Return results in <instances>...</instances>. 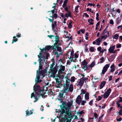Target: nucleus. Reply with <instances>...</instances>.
<instances>
[{
  "instance_id": "f257e3e1",
  "label": "nucleus",
  "mask_w": 122,
  "mask_h": 122,
  "mask_svg": "<svg viewBox=\"0 0 122 122\" xmlns=\"http://www.w3.org/2000/svg\"><path fill=\"white\" fill-rule=\"evenodd\" d=\"M46 70L37 71V75L35 79V84H37L41 82L42 80L41 79L40 75H41L43 76V77L45 76V74L46 73ZM34 91L36 92V93L38 95H40L43 97H45V94L46 92H44L43 93V92L44 90V89H41V88L39 85H35L33 86Z\"/></svg>"
},
{
  "instance_id": "f03ea898",
  "label": "nucleus",
  "mask_w": 122,
  "mask_h": 122,
  "mask_svg": "<svg viewBox=\"0 0 122 122\" xmlns=\"http://www.w3.org/2000/svg\"><path fill=\"white\" fill-rule=\"evenodd\" d=\"M73 102L72 100H71V102H69L67 104V105L66 103L65 102H64L62 103V104L60 105V107L61 108V110L60 111V112L61 113H62L63 110H64L65 112L66 111H71L70 110L71 107L72 105Z\"/></svg>"
},
{
  "instance_id": "7ed1b4c3",
  "label": "nucleus",
  "mask_w": 122,
  "mask_h": 122,
  "mask_svg": "<svg viewBox=\"0 0 122 122\" xmlns=\"http://www.w3.org/2000/svg\"><path fill=\"white\" fill-rule=\"evenodd\" d=\"M53 45L54 46V48H53V52L54 54L56 55V57H59L60 56L59 55L58 52L56 50V48H57V50L58 51L61 52L62 51L61 48L59 46V45H56V44H54Z\"/></svg>"
},
{
  "instance_id": "20e7f679",
  "label": "nucleus",
  "mask_w": 122,
  "mask_h": 122,
  "mask_svg": "<svg viewBox=\"0 0 122 122\" xmlns=\"http://www.w3.org/2000/svg\"><path fill=\"white\" fill-rule=\"evenodd\" d=\"M63 111L62 113H60V115H63V114L65 113L66 114V115H67V117L68 116V118L71 120V119L73 118L74 116L72 115L71 111H69V110L68 111H66V112H65L64 110Z\"/></svg>"
},
{
  "instance_id": "39448f33",
  "label": "nucleus",
  "mask_w": 122,
  "mask_h": 122,
  "mask_svg": "<svg viewBox=\"0 0 122 122\" xmlns=\"http://www.w3.org/2000/svg\"><path fill=\"white\" fill-rule=\"evenodd\" d=\"M110 65L109 64H106L104 67L101 74L103 75L104 74L105 72L107 71L108 68L109 67Z\"/></svg>"
},
{
  "instance_id": "423d86ee",
  "label": "nucleus",
  "mask_w": 122,
  "mask_h": 122,
  "mask_svg": "<svg viewBox=\"0 0 122 122\" xmlns=\"http://www.w3.org/2000/svg\"><path fill=\"white\" fill-rule=\"evenodd\" d=\"M63 95L64 94H63V93H61L60 92L59 93V95L58 97V100L60 101L62 103L64 102L63 101V99L64 97Z\"/></svg>"
},
{
  "instance_id": "0eeeda50",
  "label": "nucleus",
  "mask_w": 122,
  "mask_h": 122,
  "mask_svg": "<svg viewBox=\"0 0 122 122\" xmlns=\"http://www.w3.org/2000/svg\"><path fill=\"white\" fill-rule=\"evenodd\" d=\"M107 27H106L105 29L104 30L102 33V35L103 36L104 38H107L109 36V32L107 31L106 29Z\"/></svg>"
},
{
  "instance_id": "6e6552de",
  "label": "nucleus",
  "mask_w": 122,
  "mask_h": 122,
  "mask_svg": "<svg viewBox=\"0 0 122 122\" xmlns=\"http://www.w3.org/2000/svg\"><path fill=\"white\" fill-rule=\"evenodd\" d=\"M82 99L80 95L78 96L76 100V102L78 105H80Z\"/></svg>"
},
{
  "instance_id": "1a4fd4ad",
  "label": "nucleus",
  "mask_w": 122,
  "mask_h": 122,
  "mask_svg": "<svg viewBox=\"0 0 122 122\" xmlns=\"http://www.w3.org/2000/svg\"><path fill=\"white\" fill-rule=\"evenodd\" d=\"M34 97L35 100L34 101V102H35L37 101L39 99V98H38L35 95L34 92L32 93L31 94V98H32L33 97Z\"/></svg>"
},
{
  "instance_id": "9d476101",
  "label": "nucleus",
  "mask_w": 122,
  "mask_h": 122,
  "mask_svg": "<svg viewBox=\"0 0 122 122\" xmlns=\"http://www.w3.org/2000/svg\"><path fill=\"white\" fill-rule=\"evenodd\" d=\"M84 82L83 78H81L78 82V84L80 86H81V87H82L84 84Z\"/></svg>"
},
{
  "instance_id": "9b49d317",
  "label": "nucleus",
  "mask_w": 122,
  "mask_h": 122,
  "mask_svg": "<svg viewBox=\"0 0 122 122\" xmlns=\"http://www.w3.org/2000/svg\"><path fill=\"white\" fill-rule=\"evenodd\" d=\"M57 67L55 66L53 68L50 69L51 73H56L58 71V69H57Z\"/></svg>"
},
{
  "instance_id": "f8f14e48",
  "label": "nucleus",
  "mask_w": 122,
  "mask_h": 122,
  "mask_svg": "<svg viewBox=\"0 0 122 122\" xmlns=\"http://www.w3.org/2000/svg\"><path fill=\"white\" fill-rule=\"evenodd\" d=\"M115 46L113 45L111 46L108 49V51L110 53H111L115 48Z\"/></svg>"
},
{
  "instance_id": "ddd939ff",
  "label": "nucleus",
  "mask_w": 122,
  "mask_h": 122,
  "mask_svg": "<svg viewBox=\"0 0 122 122\" xmlns=\"http://www.w3.org/2000/svg\"><path fill=\"white\" fill-rule=\"evenodd\" d=\"M67 12V13H66L65 14V17L67 18L69 17H71L72 15L71 12L70 11Z\"/></svg>"
},
{
  "instance_id": "4468645a",
  "label": "nucleus",
  "mask_w": 122,
  "mask_h": 122,
  "mask_svg": "<svg viewBox=\"0 0 122 122\" xmlns=\"http://www.w3.org/2000/svg\"><path fill=\"white\" fill-rule=\"evenodd\" d=\"M110 58L108 59V60L109 62H111L113 61L115 57V55H113L110 56Z\"/></svg>"
},
{
  "instance_id": "2eb2a0df",
  "label": "nucleus",
  "mask_w": 122,
  "mask_h": 122,
  "mask_svg": "<svg viewBox=\"0 0 122 122\" xmlns=\"http://www.w3.org/2000/svg\"><path fill=\"white\" fill-rule=\"evenodd\" d=\"M106 82L105 81H102L100 86L99 88L100 89H102L104 86L106 84Z\"/></svg>"
},
{
  "instance_id": "dca6fc26",
  "label": "nucleus",
  "mask_w": 122,
  "mask_h": 122,
  "mask_svg": "<svg viewBox=\"0 0 122 122\" xmlns=\"http://www.w3.org/2000/svg\"><path fill=\"white\" fill-rule=\"evenodd\" d=\"M102 39H97L96 40V44L97 45H99L100 44L102 40Z\"/></svg>"
},
{
  "instance_id": "f3484780",
  "label": "nucleus",
  "mask_w": 122,
  "mask_h": 122,
  "mask_svg": "<svg viewBox=\"0 0 122 122\" xmlns=\"http://www.w3.org/2000/svg\"><path fill=\"white\" fill-rule=\"evenodd\" d=\"M73 89L74 87L73 84H71L69 87L68 91H69L70 92H72L73 91Z\"/></svg>"
},
{
  "instance_id": "a211bd4d",
  "label": "nucleus",
  "mask_w": 122,
  "mask_h": 122,
  "mask_svg": "<svg viewBox=\"0 0 122 122\" xmlns=\"http://www.w3.org/2000/svg\"><path fill=\"white\" fill-rule=\"evenodd\" d=\"M46 47L47 50H49L51 49L53 50V48H54V46L53 45L52 46H46Z\"/></svg>"
},
{
  "instance_id": "6ab92c4d",
  "label": "nucleus",
  "mask_w": 122,
  "mask_h": 122,
  "mask_svg": "<svg viewBox=\"0 0 122 122\" xmlns=\"http://www.w3.org/2000/svg\"><path fill=\"white\" fill-rule=\"evenodd\" d=\"M119 98L120 100L117 101V107H119L120 106V104H119V103L122 102V97H120Z\"/></svg>"
},
{
  "instance_id": "aec40b11",
  "label": "nucleus",
  "mask_w": 122,
  "mask_h": 122,
  "mask_svg": "<svg viewBox=\"0 0 122 122\" xmlns=\"http://www.w3.org/2000/svg\"><path fill=\"white\" fill-rule=\"evenodd\" d=\"M74 51L73 50H72L71 53V56L70 57H68V58H69L70 59H71V58L73 59L74 57Z\"/></svg>"
},
{
  "instance_id": "412c9836",
  "label": "nucleus",
  "mask_w": 122,
  "mask_h": 122,
  "mask_svg": "<svg viewBox=\"0 0 122 122\" xmlns=\"http://www.w3.org/2000/svg\"><path fill=\"white\" fill-rule=\"evenodd\" d=\"M85 98L86 100H88L89 99V93L88 92H86L85 95Z\"/></svg>"
},
{
  "instance_id": "4be33fe9",
  "label": "nucleus",
  "mask_w": 122,
  "mask_h": 122,
  "mask_svg": "<svg viewBox=\"0 0 122 122\" xmlns=\"http://www.w3.org/2000/svg\"><path fill=\"white\" fill-rule=\"evenodd\" d=\"M84 111V110H82L79 112V111H78L77 112V114L80 116L82 114L85 113V112Z\"/></svg>"
},
{
  "instance_id": "5701e85b",
  "label": "nucleus",
  "mask_w": 122,
  "mask_h": 122,
  "mask_svg": "<svg viewBox=\"0 0 122 122\" xmlns=\"http://www.w3.org/2000/svg\"><path fill=\"white\" fill-rule=\"evenodd\" d=\"M56 81V84L58 85L61 83V82L59 81V78H57L55 79Z\"/></svg>"
},
{
  "instance_id": "b1692460",
  "label": "nucleus",
  "mask_w": 122,
  "mask_h": 122,
  "mask_svg": "<svg viewBox=\"0 0 122 122\" xmlns=\"http://www.w3.org/2000/svg\"><path fill=\"white\" fill-rule=\"evenodd\" d=\"M63 85V88L65 89L66 90V89H68L69 85L68 84H64Z\"/></svg>"
},
{
  "instance_id": "393cba45",
  "label": "nucleus",
  "mask_w": 122,
  "mask_h": 122,
  "mask_svg": "<svg viewBox=\"0 0 122 122\" xmlns=\"http://www.w3.org/2000/svg\"><path fill=\"white\" fill-rule=\"evenodd\" d=\"M88 22L89 23V24L90 25H92L93 24V23L92 22L93 21V20L92 19H88Z\"/></svg>"
},
{
  "instance_id": "a878e982",
  "label": "nucleus",
  "mask_w": 122,
  "mask_h": 122,
  "mask_svg": "<svg viewBox=\"0 0 122 122\" xmlns=\"http://www.w3.org/2000/svg\"><path fill=\"white\" fill-rule=\"evenodd\" d=\"M72 22L71 21H70L68 25V28L69 29H71L72 27Z\"/></svg>"
},
{
  "instance_id": "bb28decb",
  "label": "nucleus",
  "mask_w": 122,
  "mask_h": 122,
  "mask_svg": "<svg viewBox=\"0 0 122 122\" xmlns=\"http://www.w3.org/2000/svg\"><path fill=\"white\" fill-rule=\"evenodd\" d=\"M95 65V62L94 61H93L92 63L89 66V67H93Z\"/></svg>"
},
{
  "instance_id": "cd10ccee",
  "label": "nucleus",
  "mask_w": 122,
  "mask_h": 122,
  "mask_svg": "<svg viewBox=\"0 0 122 122\" xmlns=\"http://www.w3.org/2000/svg\"><path fill=\"white\" fill-rule=\"evenodd\" d=\"M87 64L88 63L85 60H84L82 62V64L83 66L87 65Z\"/></svg>"
},
{
  "instance_id": "c85d7f7f",
  "label": "nucleus",
  "mask_w": 122,
  "mask_h": 122,
  "mask_svg": "<svg viewBox=\"0 0 122 122\" xmlns=\"http://www.w3.org/2000/svg\"><path fill=\"white\" fill-rule=\"evenodd\" d=\"M67 1L68 0H65L64 1L63 4L62 5V7L63 8L65 7L66 6Z\"/></svg>"
},
{
  "instance_id": "c756f323",
  "label": "nucleus",
  "mask_w": 122,
  "mask_h": 122,
  "mask_svg": "<svg viewBox=\"0 0 122 122\" xmlns=\"http://www.w3.org/2000/svg\"><path fill=\"white\" fill-rule=\"evenodd\" d=\"M111 90L110 88H109L108 90H107L106 92V93L107 94H108L109 95L110 92H111Z\"/></svg>"
},
{
  "instance_id": "7c9ffc66",
  "label": "nucleus",
  "mask_w": 122,
  "mask_h": 122,
  "mask_svg": "<svg viewBox=\"0 0 122 122\" xmlns=\"http://www.w3.org/2000/svg\"><path fill=\"white\" fill-rule=\"evenodd\" d=\"M60 67L61 68L60 69L63 71H64L65 69V66H63L62 65H61L60 66Z\"/></svg>"
},
{
  "instance_id": "2f4dec72",
  "label": "nucleus",
  "mask_w": 122,
  "mask_h": 122,
  "mask_svg": "<svg viewBox=\"0 0 122 122\" xmlns=\"http://www.w3.org/2000/svg\"><path fill=\"white\" fill-rule=\"evenodd\" d=\"M89 50L90 51L93 52L95 51L94 48L93 47L91 46L89 48Z\"/></svg>"
},
{
  "instance_id": "473e14b6",
  "label": "nucleus",
  "mask_w": 122,
  "mask_h": 122,
  "mask_svg": "<svg viewBox=\"0 0 122 122\" xmlns=\"http://www.w3.org/2000/svg\"><path fill=\"white\" fill-rule=\"evenodd\" d=\"M55 24H52V29L53 30H54L55 27L56 25V22H55Z\"/></svg>"
},
{
  "instance_id": "72a5a7b5",
  "label": "nucleus",
  "mask_w": 122,
  "mask_h": 122,
  "mask_svg": "<svg viewBox=\"0 0 122 122\" xmlns=\"http://www.w3.org/2000/svg\"><path fill=\"white\" fill-rule=\"evenodd\" d=\"M118 60L120 62H122V56H119L118 58Z\"/></svg>"
},
{
  "instance_id": "f704fd0d",
  "label": "nucleus",
  "mask_w": 122,
  "mask_h": 122,
  "mask_svg": "<svg viewBox=\"0 0 122 122\" xmlns=\"http://www.w3.org/2000/svg\"><path fill=\"white\" fill-rule=\"evenodd\" d=\"M79 7V6L78 5H77L76 6L75 9V11L76 13H78V8Z\"/></svg>"
},
{
  "instance_id": "c9c22d12",
  "label": "nucleus",
  "mask_w": 122,
  "mask_h": 122,
  "mask_svg": "<svg viewBox=\"0 0 122 122\" xmlns=\"http://www.w3.org/2000/svg\"><path fill=\"white\" fill-rule=\"evenodd\" d=\"M108 94L106 93H104L103 94V98H107L109 96Z\"/></svg>"
},
{
  "instance_id": "e433bc0d",
  "label": "nucleus",
  "mask_w": 122,
  "mask_h": 122,
  "mask_svg": "<svg viewBox=\"0 0 122 122\" xmlns=\"http://www.w3.org/2000/svg\"><path fill=\"white\" fill-rule=\"evenodd\" d=\"M121 19H119V17H118L116 19V22L117 23V24H119V23L120 22Z\"/></svg>"
},
{
  "instance_id": "4c0bfd02",
  "label": "nucleus",
  "mask_w": 122,
  "mask_h": 122,
  "mask_svg": "<svg viewBox=\"0 0 122 122\" xmlns=\"http://www.w3.org/2000/svg\"><path fill=\"white\" fill-rule=\"evenodd\" d=\"M33 113V112H31L29 114V111L28 110H27L26 111V114L27 115L29 116L30 115L32 114Z\"/></svg>"
},
{
  "instance_id": "58836bf2",
  "label": "nucleus",
  "mask_w": 122,
  "mask_h": 122,
  "mask_svg": "<svg viewBox=\"0 0 122 122\" xmlns=\"http://www.w3.org/2000/svg\"><path fill=\"white\" fill-rule=\"evenodd\" d=\"M75 77L74 76H73L71 77L70 81L71 82H74L75 81Z\"/></svg>"
},
{
  "instance_id": "ea45409f",
  "label": "nucleus",
  "mask_w": 122,
  "mask_h": 122,
  "mask_svg": "<svg viewBox=\"0 0 122 122\" xmlns=\"http://www.w3.org/2000/svg\"><path fill=\"white\" fill-rule=\"evenodd\" d=\"M63 92L62 93H63V94H64V93H66V95H67V91H68V89H66V90L65 89L63 88Z\"/></svg>"
},
{
  "instance_id": "a19ab883",
  "label": "nucleus",
  "mask_w": 122,
  "mask_h": 122,
  "mask_svg": "<svg viewBox=\"0 0 122 122\" xmlns=\"http://www.w3.org/2000/svg\"><path fill=\"white\" fill-rule=\"evenodd\" d=\"M101 61L100 62V63H103L104 61V58L103 57H102L100 59Z\"/></svg>"
},
{
  "instance_id": "79ce46f5",
  "label": "nucleus",
  "mask_w": 122,
  "mask_h": 122,
  "mask_svg": "<svg viewBox=\"0 0 122 122\" xmlns=\"http://www.w3.org/2000/svg\"><path fill=\"white\" fill-rule=\"evenodd\" d=\"M38 57L39 58V59L38 60V61H39V62H40L41 61V62H43L42 59H41L42 57H40L39 55H38Z\"/></svg>"
},
{
  "instance_id": "37998d69",
  "label": "nucleus",
  "mask_w": 122,
  "mask_h": 122,
  "mask_svg": "<svg viewBox=\"0 0 122 122\" xmlns=\"http://www.w3.org/2000/svg\"><path fill=\"white\" fill-rule=\"evenodd\" d=\"M66 115V114H65L64 116V117H62V116H61V117H62L61 119L63 120L64 119H65L66 120L67 117V115Z\"/></svg>"
},
{
  "instance_id": "c03bdc74",
  "label": "nucleus",
  "mask_w": 122,
  "mask_h": 122,
  "mask_svg": "<svg viewBox=\"0 0 122 122\" xmlns=\"http://www.w3.org/2000/svg\"><path fill=\"white\" fill-rule=\"evenodd\" d=\"M94 116L95 117L94 119H95V118L98 117V115L96 112H95L94 114Z\"/></svg>"
},
{
  "instance_id": "a18cd8bd",
  "label": "nucleus",
  "mask_w": 122,
  "mask_h": 122,
  "mask_svg": "<svg viewBox=\"0 0 122 122\" xmlns=\"http://www.w3.org/2000/svg\"><path fill=\"white\" fill-rule=\"evenodd\" d=\"M70 79H68V80H66V83H64V84H68L69 85L70 84Z\"/></svg>"
},
{
  "instance_id": "49530a36",
  "label": "nucleus",
  "mask_w": 122,
  "mask_h": 122,
  "mask_svg": "<svg viewBox=\"0 0 122 122\" xmlns=\"http://www.w3.org/2000/svg\"><path fill=\"white\" fill-rule=\"evenodd\" d=\"M103 96L102 95V97H101L99 96H98V99H96V100L97 101H100L101 100L102 97Z\"/></svg>"
},
{
  "instance_id": "de8ad7c7",
  "label": "nucleus",
  "mask_w": 122,
  "mask_h": 122,
  "mask_svg": "<svg viewBox=\"0 0 122 122\" xmlns=\"http://www.w3.org/2000/svg\"><path fill=\"white\" fill-rule=\"evenodd\" d=\"M121 45L119 43H118L116 45V47L117 48H120L121 47Z\"/></svg>"
},
{
  "instance_id": "09e8293b",
  "label": "nucleus",
  "mask_w": 122,
  "mask_h": 122,
  "mask_svg": "<svg viewBox=\"0 0 122 122\" xmlns=\"http://www.w3.org/2000/svg\"><path fill=\"white\" fill-rule=\"evenodd\" d=\"M81 102V105L83 106L84 105H85V103H86V101L84 100L82 101Z\"/></svg>"
},
{
  "instance_id": "8fccbe9b",
  "label": "nucleus",
  "mask_w": 122,
  "mask_h": 122,
  "mask_svg": "<svg viewBox=\"0 0 122 122\" xmlns=\"http://www.w3.org/2000/svg\"><path fill=\"white\" fill-rule=\"evenodd\" d=\"M87 45H85V46L84 48L85 51V52H86L87 51H88V49L87 48Z\"/></svg>"
},
{
  "instance_id": "3c124183",
  "label": "nucleus",
  "mask_w": 122,
  "mask_h": 122,
  "mask_svg": "<svg viewBox=\"0 0 122 122\" xmlns=\"http://www.w3.org/2000/svg\"><path fill=\"white\" fill-rule=\"evenodd\" d=\"M56 73H51V77H55V75Z\"/></svg>"
},
{
  "instance_id": "603ef678",
  "label": "nucleus",
  "mask_w": 122,
  "mask_h": 122,
  "mask_svg": "<svg viewBox=\"0 0 122 122\" xmlns=\"http://www.w3.org/2000/svg\"><path fill=\"white\" fill-rule=\"evenodd\" d=\"M46 53V56L45 59H46L47 60L48 59V57H49V54L48 53Z\"/></svg>"
},
{
  "instance_id": "864d4df0",
  "label": "nucleus",
  "mask_w": 122,
  "mask_h": 122,
  "mask_svg": "<svg viewBox=\"0 0 122 122\" xmlns=\"http://www.w3.org/2000/svg\"><path fill=\"white\" fill-rule=\"evenodd\" d=\"M54 65H55V62H54L52 63V64L51 65V66H50V69H51V68H53V67L54 66Z\"/></svg>"
},
{
  "instance_id": "5fc2aeb1",
  "label": "nucleus",
  "mask_w": 122,
  "mask_h": 122,
  "mask_svg": "<svg viewBox=\"0 0 122 122\" xmlns=\"http://www.w3.org/2000/svg\"><path fill=\"white\" fill-rule=\"evenodd\" d=\"M43 66L42 65H39V68L38 70H41L42 69Z\"/></svg>"
},
{
  "instance_id": "6e6d98bb",
  "label": "nucleus",
  "mask_w": 122,
  "mask_h": 122,
  "mask_svg": "<svg viewBox=\"0 0 122 122\" xmlns=\"http://www.w3.org/2000/svg\"><path fill=\"white\" fill-rule=\"evenodd\" d=\"M52 18V19H51L50 18H49L48 19L51 22H52L53 21V16H50Z\"/></svg>"
},
{
  "instance_id": "4d7b16f0",
  "label": "nucleus",
  "mask_w": 122,
  "mask_h": 122,
  "mask_svg": "<svg viewBox=\"0 0 122 122\" xmlns=\"http://www.w3.org/2000/svg\"><path fill=\"white\" fill-rule=\"evenodd\" d=\"M55 39L56 40H55V41H56V42L55 44H56V45H57V43H58V42L60 41L59 39Z\"/></svg>"
},
{
  "instance_id": "13d9d810",
  "label": "nucleus",
  "mask_w": 122,
  "mask_h": 122,
  "mask_svg": "<svg viewBox=\"0 0 122 122\" xmlns=\"http://www.w3.org/2000/svg\"><path fill=\"white\" fill-rule=\"evenodd\" d=\"M69 118L67 117L66 119V122H71V120L70 119H68Z\"/></svg>"
},
{
  "instance_id": "bf43d9fd",
  "label": "nucleus",
  "mask_w": 122,
  "mask_h": 122,
  "mask_svg": "<svg viewBox=\"0 0 122 122\" xmlns=\"http://www.w3.org/2000/svg\"><path fill=\"white\" fill-rule=\"evenodd\" d=\"M85 31V30L84 29H81L80 30V31L83 34H84V33Z\"/></svg>"
},
{
  "instance_id": "052dcab7",
  "label": "nucleus",
  "mask_w": 122,
  "mask_h": 122,
  "mask_svg": "<svg viewBox=\"0 0 122 122\" xmlns=\"http://www.w3.org/2000/svg\"><path fill=\"white\" fill-rule=\"evenodd\" d=\"M18 39H13L12 41V43L13 44L14 42L17 41H18Z\"/></svg>"
},
{
  "instance_id": "680f3d73",
  "label": "nucleus",
  "mask_w": 122,
  "mask_h": 122,
  "mask_svg": "<svg viewBox=\"0 0 122 122\" xmlns=\"http://www.w3.org/2000/svg\"><path fill=\"white\" fill-rule=\"evenodd\" d=\"M104 115V114H103L101 116L99 117L98 119L99 121L101 120V119L103 116Z\"/></svg>"
},
{
  "instance_id": "e2e57ef3",
  "label": "nucleus",
  "mask_w": 122,
  "mask_h": 122,
  "mask_svg": "<svg viewBox=\"0 0 122 122\" xmlns=\"http://www.w3.org/2000/svg\"><path fill=\"white\" fill-rule=\"evenodd\" d=\"M93 6V7H94L95 6V5L94 4H91V3H88L87 5V6Z\"/></svg>"
},
{
  "instance_id": "0e129e2a",
  "label": "nucleus",
  "mask_w": 122,
  "mask_h": 122,
  "mask_svg": "<svg viewBox=\"0 0 122 122\" xmlns=\"http://www.w3.org/2000/svg\"><path fill=\"white\" fill-rule=\"evenodd\" d=\"M81 91L83 94H84L86 93V91L85 90H84L83 89H81Z\"/></svg>"
},
{
  "instance_id": "69168bd1",
  "label": "nucleus",
  "mask_w": 122,
  "mask_h": 122,
  "mask_svg": "<svg viewBox=\"0 0 122 122\" xmlns=\"http://www.w3.org/2000/svg\"><path fill=\"white\" fill-rule=\"evenodd\" d=\"M93 102V100H92L89 103V105L91 106H92V103Z\"/></svg>"
},
{
  "instance_id": "338daca9",
  "label": "nucleus",
  "mask_w": 122,
  "mask_h": 122,
  "mask_svg": "<svg viewBox=\"0 0 122 122\" xmlns=\"http://www.w3.org/2000/svg\"><path fill=\"white\" fill-rule=\"evenodd\" d=\"M84 66H81V68L83 69H86V68H87V65H84Z\"/></svg>"
},
{
  "instance_id": "774afa93",
  "label": "nucleus",
  "mask_w": 122,
  "mask_h": 122,
  "mask_svg": "<svg viewBox=\"0 0 122 122\" xmlns=\"http://www.w3.org/2000/svg\"><path fill=\"white\" fill-rule=\"evenodd\" d=\"M63 71L60 69L58 71V74H62V72Z\"/></svg>"
}]
</instances>
